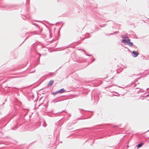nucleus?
<instances>
[{"label":"nucleus","instance_id":"f257e3e1","mask_svg":"<svg viewBox=\"0 0 149 149\" xmlns=\"http://www.w3.org/2000/svg\"><path fill=\"white\" fill-rule=\"evenodd\" d=\"M122 38H124L121 41V42L123 43L128 44L129 46H130V40L128 38L126 37L123 36Z\"/></svg>","mask_w":149,"mask_h":149},{"label":"nucleus","instance_id":"f03ea898","mask_svg":"<svg viewBox=\"0 0 149 149\" xmlns=\"http://www.w3.org/2000/svg\"><path fill=\"white\" fill-rule=\"evenodd\" d=\"M139 53L138 52L133 51L132 52V56L134 57H137L139 55Z\"/></svg>","mask_w":149,"mask_h":149},{"label":"nucleus","instance_id":"7ed1b4c3","mask_svg":"<svg viewBox=\"0 0 149 149\" xmlns=\"http://www.w3.org/2000/svg\"><path fill=\"white\" fill-rule=\"evenodd\" d=\"M65 91V90L63 88H62L58 91V93H64Z\"/></svg>","mask_w":149,"mask_h":149},{"label":"nucleus","instance_id":"20e7f679","mask_svg":"<svg viewBox=\"0 0 149 149\" xmlns=\"http://www.w3.org/2000/svg\"><path fill=\"white\" fill-rule=\"evenodd\" d=\"M54 81H50L49 82V84H48V86H51V85H52L53 83H54Z\"/></svg>","mask_w":149,"mask_h":149},{"label":"nucleus","instance_id":"39448f33","mask_svg":"<svg viewBox=\"0 0 149 149\" xmlns=\"http://www.w3.org/2000/svg\"><path fill=\"white\" fill-rule=\"evenodd\" d=\"M143 143H141L137 145L138 147L140 148V147H141L143 145Z\"/></svg>","mask_w":149,"mask_h":149},{"label":"nucleus","instance_id":"423d86ee","mask_svg":"<svg viewBox=\"0 0 149 149\" xmlns=\"http://www.w3.org/2000/svg\"><path fill=\"white\" fill-rule=\"evenodd\" d=\"M58 93V91H56V92H52V94L53 95H55Z\"/></svg>","mask_w":149,"mask_h":149},{"label":"nucleus","instance_id":"0eeeda50","mask_svg":"<svg viewBox=\"0 0 149 149\" xmlns=\"http://www.w3.org/2000/svg\"><path fill=\"white\" fill-rule=\"evenodd\" d=\"M125 51H128V52H129L130 51L129 49H127V48H126V49H125Z\"/></svg>","mask_w":149,"mask_h":149},{"label":"nucleus","instance_id":"6e6552de","mask_svg":"<svg viewBox=\"0 0 149 149\" xmlns=\"http://www.w3.org/2000/svg\"><path fill=\"white\" fill-rule=\"evenodd\" d=\"M43 126H44V127H45L46 126V125H44V124H43Z\"/></svg>","mask_w":149,"mask_h":149},{"label":"nucleus","instance_id":"1a4fd4ad","mask_svg":"<svg viewBox=\"0 0 149 149\" xmlns=\"http://www.w3.org/2000/svg\"><path fill=\"white\" fill-rule=\"evenodd\" d=\"M131 46H132L133 45V44L132 42H131Z\"/></svg>","mask_w":149,"mask_h":149},{"label":"nucleus","instance_id":"9d476101","mask_svg":"<svg viewBox=\"0 0 149 149\" xmlns=\"http://www.w3.org/2000/svg\"><path fill=\"white\" fill-rule=\"evenodd\" d=\"M117 127V126H113V127H114V128H116V127Z\"/></svg>","mask_w":149,"mask_h":149},{"label":"nucleus","instance_id":"9b49d317","mask_svg":"<svg viewBox=\"0 0 149 149\" xmlns=\"http://www.w3.org/2000/svg\"><path fill=\"white\" fill-rule=\"evenodd\" d=\"M88 56H91V55H87Z\"/></svg>","mask_w":149,"mask_h":149}]
</instances>
